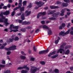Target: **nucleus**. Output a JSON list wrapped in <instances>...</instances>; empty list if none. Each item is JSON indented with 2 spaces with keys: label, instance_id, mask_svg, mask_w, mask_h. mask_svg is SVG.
<instances>
[{
  "label": "nucleus",
  "instance_id": "55",
  "mask_svg": "<svg viewBox=\"0 0 73 73\" xmlns=\"http://www.w3.org/2000/svg\"><path fill=\"white\" fill-rule=\"evenodd\" d=\"M57 4H61V2L60 1H57L56 2Z\"/></svg>",
  "mask_w": 73,
  "mask_h": 73
},
{
  "label": "nucleus",
  "instance_id": "16",
  "mask_svg": "<svg viewBox=\"0 0 73 73\" xmlns=\"http://www.w3.org/2000/svg\"><path fill=\"white\" fill-rule=\"evenodd\" d=\"M39 14H40V15H42V16H45L46 14V12L45 11L43 12H40L39 13Z\"/></svg>",
  "mask_w": 73,
  "mask_h": 73
},
{
  "label": "nucleus",
  "instance_id": "43",
  "mask_svg": "<svg viewBox=\"0 0 73 73\" xmlns=\"http://www.w3.org/2000/svg\"><path fill=\"white\" fill-rule=\"evenodd\" d=\"M9 41H9V42H12L13 41V39L11 38L9 39Z\"/></svg>",
  "mask_w": 73,
  "mask_h": 73
},
{
  "label": "nucleus",
  "instance_id": "22",
  "mask_svg": "<svg viewBox=\"0 0 73 73\" xmlns=\"http://www.w3.org/2000/svg\"><path fill=\"white\" fill-rule=\"evenodd\" d=\"M58 54H56L55 55H54L53 56H51V58H52L53 59V58H56L57 57H58Z\"/></svg>",
  "mask_w": 73,
  "mask_h": 73
},
{
  "label": "nucleus",
  "instance_id": "63",
  "mask_svg": "<svg viewBox=\"0 0 73 73\" xmlns=\"http://www.w3.org/2000/svg\"><path fill=\"white\" fill-rule=\"evenodd\" d=\"M1 19H2V20H5V17L3 16V17H2Z\"/></svg>",
  "mask_w": 73,
  "mask_h": 73
},
{
  "label": "nucleus",
  "instance_id": "41",
  "mask_svg": "<svg viewBox=\"0 0 73 73\" xmlns=\"http://www.w3.org/2000/svg\"><path fill=\"white\" fill-rule=\"evenodd\" d=\"M21 54H22V55H24V56H26V54L24 53V51H22L21 52Z\"/></svg>",
  "mask_w": 73,
  "mask_h": 73
},
{
  "label": "nucleus",
  "instance_id": "7",
  "mask_svg": "<svg viewBox=\"0 0 73 73\" xmlns=\"http://www.w3.org/2000/svg\"><path fill=\"white\" fill-rule=\"evenodd\" d=\"M49 52V50L47 49L46 50H43L40 51L39 52V54H43L44 53H46Z\"/></svg>",
  "mask_w": 73,
  "mask_h": 73
},
{
  "label": "nucleus",
  "instance_id": "21",
  "mask_svg": "<svg viewBox=\"0 0 73 73\" xmlns=\"http://www.w3.org/2000/svg\"><path fill=\"white\" fill-rule=\"evenodd\" d=\"M72 47V46L71 45H68L65 46V49H68L69 48H70Z\"/></svg>",
  "mask_w": 73,
  "mask_h": 73
},
{
  "label": "nucleus",
  "instance_id": "49",
  "mask_svg": "<svg viewBox=\"0 0 73 73\" xmlns=\"http://www.w3.org/2000/svg\"><path fill=\"white\" fill-rule=\"evenodd\" d=\"M32 27L30 26H28L26 27V29H31Z\"/></svg>",
  "mask_w": 73,
  "mask_h": 73
},
{
  "label": "nucleus",
  "instance_id": "18",
  "mask_svg": "<svg viewBox=\"0 0 73 73\" xmlns=\"http://www.w3.org/2000/svg\"><path fill=\"white\" fill-rule=\"evenodd\" d=\"M42 28L43 29H47L48 30L49 29V27H48V26L46 25H44L42 27Z\"/></svg>",
  "mask_w": 73,
  "mask_h": 73
},
{
  "label": "nucleus",
  "instance_id": "56",
  "mask_svg": "<svg viewBox=\"0 0 73 73\" xmlns=\"http://www.w3.org/2000/svg\"><path fill=\"white\" fill-rule=\"evenodd\" d=\"M22 13H19L17 14V16H20L21 15Z\"/></svg>",
  "mask_w": 73,
  "mask_h": 73
},
{
  "label": "nucleus",
  "instance_id": "44",
  "mask_svg": "<svg viewBox=\"0 0 73 73\" xmlns=\"http://www.w3.org/2000/svg\"><path fill=\"white\" fill-rule=\"evenodd\" d=\"M5 26H8L9 25V23L8 22H5L4 23Z\"/></svg>",
  "mask_w": 73,
  "mask_h": 73
},
{
  "label": "nucleus",
  "instance_id": "33",
  "mask_svg": "<svg viewBox=\"0 0 73 73\" xmlns=\"http://www.w3.org/2000/svg\"><path fill=\"white\" fill-rule=\"evenodd\" d=\"M27 8H31L32 7V3H30L29 5L27 6Z\"/></svg>",
  "mask_w": 73,
  "mask_h": 73
},
{
  "label": "nucleus",
  "instance_id": "34",
  "mask_svg": "<svg viewBox=\"0 0 73 73\" xmlns=\"http://www.w3.org/2000/svg\"><path fill=\"white\" fill-rule=\"evenodd\" d=\"M66 8H65L64 9L62 10L61 12V13H65V11H66Z\"/></svg>",
  "mask_w": 73,
  "mask_h": 73
},
{
  "label": "nucleus",
  "instance_id": "62",
  "mask_svg": "<svg viewBox=\"0 0 73 73\" xmlns=\"http://www.w3.org/2000/svg\"><path fill=\"white\" fill-rule=\"evenodd\" d=\"M70 34L71 35H73V31H71Z\"/></svg>",
  "mask_w": 73,
  "mask_h": 73
},
{
  "label": "nucleus",
  "instance_id": "26",
  "mask_svg": "<svg viewBox=\"0 0 73 73\" xmlns=\"http://www.w3.org/2000/svg\"><path fill=\"white\" fill-rule=\"evenodd\" d=\"M21 72L22 73H28V72L27 70H23L21 71Z\"/></svg>",
  "mask_w": 73,
  "mask_h": 73
},
{
  "label": "nucleus",
  "instance_id": "28",
  "mask_svg": "<svg viewBox=\"0 0 73 73\" xmlns=\"http://www.w3.org/2000/svg\"><path fill=\"white\" fill-rule=\"evenodd\" d=\"M49 20H56V18H53V17H52L51 18H48Z\"/></svg>",
  "mask_w": 73,
  "mask_h": 73
},
{
  "label": "nucleus",
  "instance_id": "31",
  "mask_svg": "<svg viewBox=\"0 0 73 73\" xmlns=\"http://www.w3.org/2000/svg\"><path fill=\"white\" fill-rule=\"evenodd\" d=\"M27 1H23V6H25V5H26L27 4Z\"/></svg>",
  "mask_w": 73,
  "mask_h": 73
},
{
  "label": "nucleus",
  "instance_id": "54",
  "mask_svg": "<svg viewBox=\"0 0 73 73\" xmlns=\"http://www.w3.org/2000/svg\"><path fill=\"white\" fill-rule=\"evenodd\" d=\"M70 26V23H69L68 24V25L67 26V28H69V27Z\"/></svg>",
  "mask_w": 73,
  "mask_h": 73
},
{
  "label": "nucleus",
  "instance_id": "5",
  "mask_svg": "<svg viewBox=\"0 0 73 73\" xmlns=\"http://www.w3.org/2000/svg\"><path fill=\"white\" fill-rule=\"evenodd\" d=\"M21 20H18L19 21V24L21 23L22 24V23H23V20H25V16H24V13H23L22 15L21 16Z\"/></svg>",
  "mask_w": 73,
  "mask_h": 73
},
{
  "label": "nucleus",
  "instance_id": "27",
  "mask_svg": "<svg viewBox=\"0 0 73 73\" xmlns=\"http://www.w3.org/2000/svg\"><path fill=\"white\" fill-rule=\"evenodd\" d=\"M70 29H69L67 32L64 33L65 35H68V34H69V33H70Z\"/></svg>",
  "mask_w": 73,
  "mask_h": 73
},
{
  "label": "nucleus",
  "instance_id": "8",
  "mask_svg": "<svg viewBox=\"0 0 73 73\" xmlns=\"http://www.w3.org/2000/svg\"><path fill=\"white\" fill-rule=\"evenodd\" d=\"M59 14H60V12H57L56 13H55L52 14V16L53 17H58L59 15Z\"/></svg>",
  "mask_w": 73,
  "mask_h": 73
},
{
  "label": "nucleus",
  "instance_id": "51",
  "mask_svg": "<svg viewBox=\"0 0 73 73\" xmlns=\"http://www.w3.org/2000/svg\"><path fill=\"white\" fill-rule=\"evenodd\" d=\"M11 53V51H8L7 52V54L8 55H9Z\"/></svg>",
  "mask_w": 73,
  "mask_h": 73
},
{
  "label": "nucleus",
  "instance_id": "40",
  "mask_svg": "<svg viewBox=\"0 0 73 73\" xmlns=\"http://www.w3.org/2000/svg\"><path fill=\"white\" fill-rule=\"evenodd\" d=\"M5 50H7V51H9L10 50V47H9L8 48H5Z\"/></svg>",
  "mask_w": 73,
  "mask_h": 73
},
{
  "label": "nucleus",
  "instance_id": "32",
  "mask_svg": "<svg viewBox=\"0 0 73 73\" xmlns=\"http://www.w3.org/2000/svg\"><path fill=\"white\" fill-rule=\"evenodd\" d=\"M40 64L41 65H45V62L44 61H42L40 62Z\"/></svg>",
  "mask_w": 73,
  "mask_h": 73
},
{
  "label": "nucleus",
  "instance_id": "57",
  "mask_svg": "<svg viewBox=\"0 0 73 73\" xmlns=\"http://www.w3.org/2000/svg\"><path fill=\"white\" fill-rule=\"evenodd\" d=\"M61 26L64 28L65 26V24L64 23H62Z\"/></svg>",
  "mask_w": 73,
  "mask_h": 73
},
{
  "label": "nucleus",
  "instance_id": "15",
  "mask_svg": "<svg viewBox=\"0 0 73 73\" xmlns=\"http://www.w3.org/2000/svg\"><path fill=\"white\" fill-rule=\"evenodd\" d=\"M59 36H65V31H61L59 34Z\"/></svg>",
  "mask_w": 73,
  "mask_h": 73
},
{
  "label": "nucleus",
  "instance_id": "10",
  "mask_svg": "<svg viewBox=\"0 0 73 73\" xmlns=\"http://www.w3.org/2000/svg\"><path fill=\"white\" fill-rule=\"evenodd\" d=\"M54 12H56V10H52V11L51 10H50L48 11V15H52V14H53L54 13Z\"/></svg>",
  "mask_w": 73,
  "mask_h": 73
},
{
  "label": "nucleus",
  "instance_id": "1",
  "mask_svg": "<svg viewBox=\"0 0 73 73\" xmlns=\"http://www.w3.org/2000/svg\"><path fill=\"white\" fill-rule=\"evenodd\" d=\"M19 26H15L14 25L12 24L9 27V29L11 31H10V32H18L19 30L18 29H19Z\"/></svg>",
  "mask_w": 73,
  "mask_h": 73
},
{
  "label": "nucleus",
  "instance_id": "23",
  "mask_svg": "<svg viewBox=\"0 0 73 73\" xmlns=\"http://www.w3.org/2000/svg\"><path fill=\"white\" fill-rule=\"evenodd\" d=\"M20 31L22 32H25L26 29L25 28H23L20 29Z\"/></svg>",
  "mask_w": 73,
  "mask_h": 73
},
{
  "label": "nucleus",
  "instance_id": "9",
  "mask_svg": "<svg viewBox=\"0 0 73 73\" xmlns=\"http://www.w3.org/2000/svg\"><path fill=\"white\" fill-rule=\"evenodd\" d=\"M16 49V46L15 45H13L10 47V50H14Z\"/></svg>",
  "mask_w": 73,
  "mask_h": 73
},
{
  "label": "nucleus",
  "instance_id": "2",
  "mask_svg": "<svg viewBox=\"0 0 73 73\" xmlns=\"http://www.w3.org/2000/svg\"><path fill=\"white\" fill-rule=\"evenodd\" d=\"M60 48L58 50V51H57V53H62V52L64 53H65V51L64 50V46L62 44L60 46Z\"/></svg>",
  "mask_w": 73,
  "mask_h": 73
},
{
  "label": "nucleus",
  "instance_id": "42",
  "mask_svg": "<svg viewBox=\"0 0 73 73\" xmlns=\"http://www.w3.org/2000/svg\"><path fill=\"white\" fill-rule=\"evenodd\" d=\"M59 41L57 39V40H56L55 41V43L56 45H57V44H58V42Z\"/></svg>",
  "mask_w": 73,
  "mask_h": 73
},
{
  "label": "nucleus",
  "instance_id": "61",
  "mask_svg": "<svg viewBox=\"0 0 73 73\" xmlns=\"http://www.w3.org/2000/svg\"><path fill=\"white\" fill-rule=\"evenodd\" d=\"M2 64H4V65L5 64V61H4V60H3L2 61Z\"/></svg>",
  "mask_w": 73,
  "mask_h": 73
},
{
  "label": "nucleus",
  "instance_id": "58",
  "mask_svg": "<svg viewBox=\"0 0 73 73\" xmlns=\"http://www.w3.org/2000/svg\"><path fill=\"white\" fill-rule=\"evenodd\" d=\"M0 16L1 17H3V12H1V13L0 14Z\"/></svg>",
  "mask_w": 73,
  "mask_h": 73
},
{
  "label": "nucleus",
  "instance_id": "30",
  "mask_svg": "<svg viewBox=\"0 0 73 73\" xmlns=\"http://www.w3.org/2000/svg\"><path fill=\"white\" fill-rule=\"evenodd\" d=\"M15 14H16V12L15 11H13L11 13V16H13Z\"/></svg>",
  "mask_w": 73,
  "mask_h": 73
},
{
  "label": "nucleus",
  "instance_id": "29",
  "mask_svg": "<svg viewBox=\"0 0 73 73\" xmlns=\"http://www.w3.org/2000/svg\"><path fill=\"white\" fill-rule=\"evenodd\" d=\"M21 58L22 59V60H25L26 58L25 56H23V55H21L20 56Z\"/></svg>",
  "mask_w": 73,
  "mask_h": 73
},
{
  "label": "nucleus",
  "instance_id": "24",
  "mask_svg": "<svg viewBox=\"0 0 73 73\" xmlns=\"http://www.w3.org/2000/svg\"><path fill=\"white\" fill-rule=\"evenodd\" d=\"M69 53H70V50L69 49L67 50L65 53V54H67L68 55V54H69Z\"/></svg>",
  "mask_w": 73,
  "mask_h": 73
},
{
  "label": "nucleus",
  "instance_id": "37",
  "mask_svg": "<svg viewBox=\"0 0 73 73\" xmlns=\"http://www.w3.org/2000/svg\"><path fill=\"white\" fill-rule=\"evenodd\" d=\"M64 1L65 3H70V0H64Z\"/></svg>",
  "mask_w": 73,
  "mask_h": 73
},
{
  "label": "nucleus",
  "instance_id": "19",
  "mask_svg": "<svg viewBox=\"0 0 73 73\" xmlns=\"http://www.w3.org/2000/svg\"><path fill=\"white\" fill-rule=\"evenodd\" d=\"M48 30L49 31H48V35H51L52 33V32L51 30H50V29H49Z\"/></svg>",
  "mask_w": 73,
  "mask_h": 73
},
{
  "label": "nucleus",
  "instance_id": "11",
  "mask_svg": "<svg viewBox=\"0 0 73 73\" xmlns=\"http://www.w3.org/2000/svg\"><path fill=\"white\" fill-rule=\"evenodd\" d=\"M10 14V11L9 10L6 11L5 12L3 13L4 15H6V16H8Z\"/></svg>",
  "mask_w": 73,
  "mask_h": 73
},
{
  "label": "nucleus",
  "instance_id": "46",
  "mask_svg": "<svg viewBox=\"0 0 73 73\" xmlns=\"http://www.w3.org/2000/svg\"><path fill=\"white\" fill-rule=\"evenodd\" d=\"M40 31V29H38L35 31V33H38V32Z\"/></svg>",
  "mask_w": 73,
  "mask_h": 73
},
{
  "label": "nucleus",
  "instance_id": "52",
  "mask_svg": "<svg viewBox=\"0 0 73 73\" xmlns=\"http://www.w3.org/2000/svg\"><path fill=\"white\" fill-rule=\"evenodd\" d=\"M51 53V54L52 55H53V54H56V52H55V51H54L53 52H52Z\"/></svg>",
  "mask_w": 73,
  "mask_h": 73
},
{
  "label": "nucleus",
  "instance_id": "25",
  "mask_svg": "<svg viewBox=\"0 0 73 73\" xmlns=\"http://www.w3.org/2000/svg\"><path fill=\"white\" fill-rule=\"evenodd\" d=\"M54 73H59V70L57 69H55L54 70Z\"/></svg>",
  "mask_w": 73,
  "mask_h": 73
},
{
  "label": "nucleus",
  "instance_id": "13",
  "mask_svg": "<svg viewBox=\"0 0 73 73\" xmlns=\"http://www.w3.org/2000/svg\"><path fill=\"white\" fill-rule=\"evenodd\" d=\"M18 7H17L16 8H15L14 9V11H16V10H17L18 9H19V8H21V6H22V4L19 5V3L18 4Z\"/></svg>",
  "mask_w": 73,
  "mask_h": 73
},
{
  "label": "nucleus",
  "instance_id": "59",
  "mask_svg": "<svg viewBox=\"0 0 73 73\" xmlns=\"http://www.w3.org/2000/svg\"><path fill=\"white\" fill-rule=\"evenodd\" d=\"M19 5L22 4V0H19Z\"/></svg>",
  "mask_w": 73,
  "mask_h": 73
},
{
  "label": "nucleus",
  "instance_id": "12",
  "mask_svg": "<svg viewBox=\"0 0 73 73\" xmlns=\"http://www.w3.org/2000/svg\"><path fill=\"white\" fill-rule=\"evenodd\" d=\"M30 23L29 22H27V21H24L22 23V25H28L30 24Z\"/></svg>",
  "mask_w": 73,
  "mask_h": 73
},
{
  "label": "nucleus",
  "instance_id": "17",
  "mask_svg": "<svg viewBox=\"0 0 73 73\" xmlns=\"http://www.w3.org/2000/svg\"><path fill=\"white\" fill-rule=\"evenodd\" d=\"M68 5V4L67 3H63L62 4V6L64 7H66Z\"/></svg>",
  "mask_w": 73,
  "mask_h": 73
},
{
  "label": "nucleus",
  "instance_id": "45",
  "mask_svg": "<svg viewBox=\"0 0 73 73\" xmlns=\"http://www.w3.org/2000/svg\"><path fill=\"white\" fill-rule=\"evenodd\" d=\"M41 15H40V14H39V13L38 14V15H37V19H39V17L41 16Z\"/></svg>",
  "mask_w": 73,
  "mask_h": 73
},
{
  "label": "nucleus",
  "instance_id": "60",
  "mask_svg": "<svg viewBox=\"0 0 73 73\" xmlns=\"http://www.w3.org/2000/svg\"><path fill=\"white\" fill-rule=\"evenodd\" d=\"M4 22V20L2 19L1 18H0V23H3Z\"/></svg>",
  "mask_w": 73,
  "mask_h": 73
},
{
  "label": "nucleus",
  "instance_id": "14",
  "mask_svg": "<svg viewBox=\"0 0 73 73\" xmlns=\"http://www.w3.org/2000/svg\"><path fill=\"white\" fill-rule=\"evenodd\" d=\"M50 8L51 9H54L58 8L59 7H58V6H50Z\"/></svg>",
  "mask_w": 73,
  "mask_h": 73
},
{
  "label": "nucleus",
  "instance_id": "36",
  "mask_svg": "<svg viewBox=\"0 0 73 73\" xmlns=\"http://www.w3.org/2000/svg\"><path fill=\"white\" fill-rule=\"evenodd\" d=\"M19 40V38L17 36L15 37L14 39L15 41H18Z\"/></svg>",
  "mask_w": 73,
  "mask_h": 73
},
{
  "label": "nucleus",
  "instance_id": "39",
  "mask_svg": "<svg viewBox=\"0 0 73 73\" xmlns=\"http://www.w3.org/2000/svg\"><path fill=\"white\" fill-rule=\"evenodd\" d=\"M31 11H30L27 13V14H26V16H28L31 14Z\"/></svg>",
  "mask_w": 73,
  "mask_h": 73
},
{
  "label": "nucleus",
  "instance_id": "20",
  "mask_svg": "<svg viewBox=\"0 0 73 73\" xmlns=\"http://www.w3.org/2000/svg\"><path fill=\"white\" fill-rule=\"evenodd\" d=\"M21 7L20 9V10L21 12H24V7Z\"/></svg>",
  "mask_w": 73,
  "mask_h": 73
},
{
  "label": "nucleus",
  "instance_id": "64",
  "mask_svg": "<svg viewBox=\"0 0 73 73\" xmlns=\"http://www.w3.org/2000/svg\"><path fill=\"white\" fill-rule=\"evenodd\" d=\"M70 69L71 71H72L73 70V66L71 67L70 68Z\"/></svg>",
  "mask_w": 73,
  "mask_h": 73
},
{
  "label": "nucleus",
  "instance_id": "47",
  "mask_svg": "<svg viewBox=\"0 0 73 73\" xmlns=\"http://www.w3.org/2000/svg\"><path fill=\"white\" fill-rule=\"evenodd\" d=\"M8 19H5L4 21H3L4 23H7L8 22Z\"/></svg>",
  "mask_w": 73,
  "mask_h": 73
},
{
  "label": "nucleus",
  "instance_id": "50",
  "mask_svg": "<svg viewBox=\"0 0 73 73\" xmlns=\"http://www.w3.org/2000/svg\"><path fill=\"white\" fill-rule=\"evenodd\" d=\"M5 47L4 46H2L0 47V49H4Z\"/></svg>",
  "mask_w": 73,
  "mask_h": 73
},
{
  "label": "nucleus",
  "instance_id": "3",
  "mask_svg": "<svg viewBox=\"0 0 73 73\" xmlns=\"http://www.w3.org/2000/svg\"><path fill=\"white\" fill-rule=\"evenodd\" d=\"M23 69H25L27 70H29V68L27 67V65H24L23 67L19 66L17 68V70H21Z\"/></svg>",
  "mask_w": 73,
  "mask_h": 73
},
{
  "label": "nucleus",
  "instance_id": "38",
  "mask_svg": "<svg viewBox=\"0 0 73 73\" xmlns=\"http://www.w3.org/2000/svg\"><path fill=\"white\" fill-rule=\"evenodd\" d=\"M5 65H3L2 64H0V68H4V67H5Z\"/></svg>",
  "mask_w": 73,
  "mask_h": 73
},
{
  "label": "nucleus",
  "instance_id": "35",
  "mask_svg": "<svg viewBox=\"0 0 73 73\" xmlns=\"http://www.w3.org/2000/svg\"><path fill=\"white\" fill-rule=\"evenodd\" d=\"M4 73H11V71H10V70H7L5 71Z\"/></svg>",
  "mask_w": 73,
  "mask_h": 73
},
{
  "label": "nucleus",
  "instance_id": "48",
  "mask_svg": "<svg viewBox=\"0 0 73 73\" xmlns=\"http://www.w3.org/2000/svg\"><path fill=\"white\" fill-rule=\"evenodd\" d=\"M3 9L5 10L7 9V6H3Z\"/></svg>",
  "mask_w": 73,
  "mask_h": 73
},
{
  "label": "nucleus",
  "instance_id": "4",
  "mask_svg": "<svg viewBox=\"0 0 73 73\" xmlns=\"http://www.w3.org/2000/svg\"><path fill=\"white\" fill-rule=\"evenodd\" d=\"M39 69H40L37 68H32L30 69V72L31 73H35L37 70H38Z\"/></svg>",
  "mask_w": 73,
  "mask_h": 73
},
{
  "label": "nucleus",
  "instance_id": "6",
  "mask_svg": "<svg viewBox=\"0 0 73 73\" xmlns=\"http://www.w3.org/2000/svg\"><path fill=\"white\" fill-rule=\"evenodd\" d=\"M36 5H39V7H41L42 6V5H44V3L42 2V1H40L39 2H36Z\"/></svg>",
  "mask_w": 73,
  "mask_h": 73
},
{
  "label": "nucleus",
  "instance_id": "53",
  "mask_svg": "<svg viewBox=\"0 0 73 73\" xmlns=\"http://www.w3.org/2000/svg\"><path fill=\"white\" fill-rule=\"evenodd\" d=\"M41 23L42 24H45V21H41Z\"/></svg>",
  "mask_w": 73,
  "mask_h": 73
}]
</instances>
